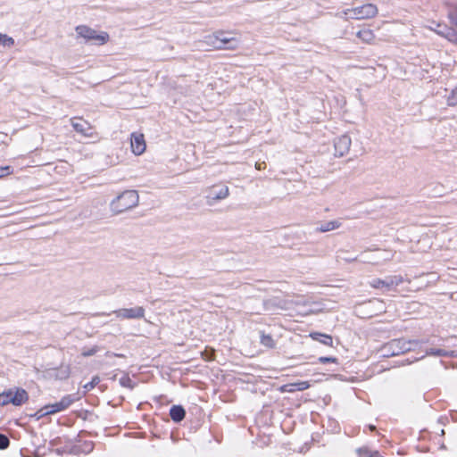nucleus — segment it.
<instances>
[{"label":"nucleus","instance_id":"f257e3e1","mask_svg":"<svg viewBox=\"0 0 457 457\" xmlns=\"http://www.w3.org/2000/svg\"><path fill=\"white\" fill-rule=\"evenodd\" d=\"M139 195L136 190H125L115 197L110 204V209L114 214H120L137 206Z\"/></svg>","mask_w":457,"mask_h":457},{"label":"nucleus","instance_id":"f03ea898","mask_svg":"<svg viewBox=\"0 0 457 457\" xmlns=\"http://www.w3.org/2000/svg\"><path fill=\"white\" fill-rule=\"evenodd\" d=\"M419 344L420 342L417 340L395 339L383 345L381 348L382 355L384 357L399 355L411 351Z\"/></svg>","mask_w":457,"mask_h":457},{"label":"nucleus","instance_id":"7ed1b4c3","mask_svg":"<svg viewBox=\"0 0 457 457\" xmlns=\"http://www.w3.org/2000/svg\"><path fill=\"white\" fill-rule=\"evenodd\" d=\"M377 13L378 8L376 5L372 4H365L361 6L354 7L352 9H346L337 15L345 20H364L373 18L374 16L377 15Z\"/></svg>","mask_w":457,"mask_h":457},{"label":"nucleus","instance_id":"20e7f679","mask_svg":"<svg viewBox=\"0 0 457 457\" xmlns=\"http://www.w3.org/2000/svg\"><path fill=\"white\" fill-rule=\"evenodd\" d=\"M76 32L79 37L84 38L87 42H92L97 46H103L109 41V34L104 31L97 32L87 26L80 25L76 27Z\"/></svg>","mask_w":457,"mask_h":457},{"label":"nucleus","instance_id":"39448f33","mask_svg":"<svg viewBox=\"0 0 457 457\" xmlns=\"http://www.w3.org/2000/svg\"><path fill=\"white\" fill-rule=\"evenodd\" d=\"M29 399L28 393L22 388H10L0 394V405L4 406L8 403H12L15 406H20Z\"/></svg>","mask_w":457,"mask_h":457},{"label":"nucleus","instance_id":"423d86ee","mask_svg":"<svg viewBox=\"0 0 457 457\" xmlns=\"http://www.w3.org/2000/svg\"><path fill=\"white\" fill-rule=\"evenodd\" d=\"M230 34L231 33L217 31L212 35L207 36L206 42L216 48L235 49L237 47V42L233 37L229 36Z\"/></svg>","mask_w":457,"mask_h":457},{"label":"nucleus","instance_id":"0eeeda50","mask_svg":"<svg viewBox=\"0 0 457 457\" xmlns=\"http://www.w3.org/2000/svg\"><path fill=\"white\" fill-rule=\"evenodd\" d=\"M70 123L73 129L85 137H93L95 135L93 126L86 120L80 117H73L70 119Z\"/></svg>","mask_w":457,"mask_h":457},{"label":"nucleus","instance_id":"6e6552de","mask_svg":"<svg viewBox=\"0 0 457 457\" xmlns=\"http://www.w3.org/2000/svg\"><path fill=\"white\" fill-rule=\"evenodd\" d=\"M72 403L71 396H64L60 402L42 407L37 414L42 417L54 414L67 409Z\"/></svg>","mask_w":457,"mask_h":457},{"label":"nucleus","instance_id":"1a4fd4ad","mask_svg":"<svg viewBox=\"0 0 457 457\" xmlns=\"http://www.w3.org/2000/svg\"><path fill=\"white\" fill-rule=\"evenodd\" d=\"M113 313L121 320H137L145 317V309L142 306L121 308L114 311Z\"/></svg>","mask_w":457,"mask_h":457},{"label":"nucleus","instance_id":"9d476101","mask_svg":"<svg viewBox=\"0 0 457 457\" xmlns=\"http://www.w3.org/2000/svg\"><path fill=\"white\" fill-rule=\"evenodd\" d=\"M229 195V189L227 186H216L209 189L206 195V203L213 205L218 201L226 199Z\"/></svg>","mask_w":457,"mask_h":457},{"label":"nucleus","instance_id":"9b49d317","mask_svg":"<svg viewBox=\"0 0 457 457\" xmlns=\"http://www.w3.org/2000/svg\"><path fill=\"white\" fill-rule=\"evenodd\" d=\"M403 281V278L402 276H389L385 279L375 278L370 282V285L373 288H385L386 290H390L391 288L399 286Z\"/></svg>","mask_w":457,"mask_h":457},{"label":"nucleus","instance_id":"f8f14e48","mask_svg":"<svg viewBox=\"0 0 457 457\" xmlns=\"http://www.w3.org/2000/svg\"><path fill=\"white\" fill-rule=\"evenodd\" d=\"M351 144L352 140L349 136L343 135L338 137L334 144L336 155L342 157L346 154L350 150Z\"/></svg>","mask_w":457,"mask_h":457},{"label":"nucleus","instance_id":"ddd939ff","mask_svg":"<svg viewBox=\"0 0 457 457\" xmlns=\"http://www.w3.org/2000/svg\"><path fill=\"white\" fill-rule=\"evenodd\" d=\"M145 142L144 135L140 133H132L131 149L136 155H140L145 151Z\"/></svg>","mask_w":457,"mask_h":457},{"label":"nucleus","instance_id":"4468645a","mask_svg":"<svg viewBox=\"0 0 457 457\" xmlns=\"http://www.w3.org/2000/svg\"><path fill=\"white\" fill-rule=\"evenodd\" d=\"M393 257V253L388 251H377L371 254L370 257H365L363 262L373 264H378L380 261L390 260Z\"/></svg>","mask_w":457,"mask_h":457},{"label":"nucleus","instance_id":"2eb2a0df","mask_svg":"<svg viewBox=\"0 0 457 457\" xmlns=\"http://www.w3.org/2000/svg\"><path fill=\"white\" fill-rule=\"evenodd\" d=\"M48 375L57 379H66L71 375V367L67 364H61L58 369L49 370Z\"/></svg>","mask_w":457,"mask_h":457},{"label":"nucleus","instance_id":"dca6fc26","mask_svg":"<svg viewBox=\"0 0 457 457\" xmlns=\"http://www.w3.org/2000/svg\"><path fill=\"white\" fill-rule=\"evenodd\" d=\"M186 411L180 405H174L170 408V415L172 420L179 422L185 418Z\"/></svg>","mask_w":457,"mask_h":457},{"label":"nucleus","instance_id":"f3484780","mask_svg":"<svg viewBox=\"0 0 457 457\" xmlns=\"http://www.w3.org/2000/svg\"><path fill=\"white\" fill-rule=\"evenodd\" d=\"M310 337L313 340L319 341L320 343H321V344H323L325 345L332 346L333 339H332V337L329 336V335L321 334V333H319V332H312V333L310 334Z\"/></svg>","mask_w":457,"mask_h":457},{"label":"nucleus","instance_id":"a211bd4d","mask_svg":"<svg viewBox=\"0 0 457 457\" xmlns=\"http://www.w3.org/2000/svg\"><path fill=\"white\" fill-rule=\"evenodd\" d=\"M356 35L362 42L367 44H372L375 39V35L370 29H361Z\"/></svg>","mask_w":457,"mask_h":457},{"label":"nucleus","instance_id":"6ab92c4d","mask_svg":"<svg viewBox=\"0 0 457 457\" xmlns=\"http://www.w3.org/2000/svg\"><path fill=\"white\" fill-rule=\"evenodd\" d=\"M340 226H341V222L338 220H334L323 222L317 228V230L320 232H328V231L339 228Z\"/></svg>","mask_w":457,"mask_h":457},{"label":"nucleus","instance_id":"aec40b11","mask_svg":"<svg viewBox=\"0 0 457 457\" xmlns=\"http://www.w3.org/2000/svg\"><path fill=\"white\" fill-rule=\"evenodd\" d=\"M12 47L14 46V39L6 34L0 33V46Z\"/></svg>","mask_w":457,"mask_h":457},{"label":"nucleus","instance_id":"412c9836","mask_svg":"<svg viewBox=\"0 0 457 457\" xmlns=\"http://www.w3.org/2000/svg\"><path fill=\"white\" fill-rule=\"evenodd\" d=\"M100 350V347L97 345H94L90 348L84 347L81 351V355L83 357H89L95 355L98 351Z\"/></svg>","mask_w":457,"mask_h":457},{"label":"nucleus","instance_id":"4be33fe9","mask_svg":"<svg viewBox=\"0 0 457 457\" xmlns=\"http://www.w3.org/2000/svg\"><path fill=\"white\" fill-rule=\"evenodd\" d=\"M261 343L269 348H273L275 345L274 340L270 335L262 334L261 336Z\"/></svg>","mask_w":457,"mask_h":457},{"label":"nucleus","instance_id":"5701e85b","mask_svg":"<svg viewBox=\"0 0 457 457\" xmlns=\"http://www.w3.org/2000/svg\"><path fill=\"white\" fill-rule=\"evenodd\" d=\"M426 354L433 356H447L448 353L443 349L430 348L426 351Z\"/></svg>","mask_w":457,"mask_h":457},{"label":"nucleus","instance_id":"b1692460","mask_svg":"<svg viewBox=\"0 0 457 457\" xmlns=\"http://www.w3.org/2000/svg\"><path fill=\"white\" fill-rule=\"evenodd\" d=\"M447 103L449 105L457 104V87L453 88L447 98Z\"/></svg>","mask_w":457,"mask_h":457},{"label":"nucleus","instance_id":"393cba45","mask_svg":"<svg viewBox=\"0 0 457 457\" xmlns=\"http://www.w3.org/2000/svg\"><path fill=\"white\" fill-rule=\"evenodd\" d=\"M100 381V378L99 377L96 376L92 378V380L88 383H87L85 386H84V388L86 389V391H89L91 389H93Z\"/></svg>","mask_w":457,"mask_h":457},{"label":"nucleus","instance_id":"a878e982","mask_svg":"<svg viewBox=\"0 0 457 457\" xmlns=\"http://www.w3.org/2000/svg\"><path fill=\"white\" fill-rule=\"evenodd\" d=\"M292 386H295L299 391H303L309 388L310 385L309 382L307 381H302L299 383L293 384Z\"/></svg>","mask_w":457,"mask_h":457},{"label":"nucleus","instance_id":"bb28decb","mask_svg":"<svg viewBox=\"0 0 457 457\" xmlns=\"http://www.w3.org/2000/svg\"><path fill=\"white\" fill-rule=\"evenodd\" d=\"M9 445V439L6 436L0 434V449H5Z\"/></svg>","mask_w":457,"mask_h":457},{"label":"nucleus","instance_id":"cd10ccee","mask_svg":"<svg viewBox=\"0 0 457 457\" xmlns=\"http://www.w3.org/2000/svg\"><path fill=\"white\" fill-rule=\"evenodd\" d=\"M12 172V169L10 166L0 167V178L7 176V175L11 174Z\"/></svg>","mask_w":457,"mask_h":457},{"label":"nucleus","instance_id":"c85d7f7f","mask_svg":"<svg viewBox=\"0 0 457 457\" xmlns=\"http://www.w3.org/2000/svg\"><path fill=\"white\" fill-rule=\"evenodd\" d=\"M319 361L320 363H327V362L337 363V358H334V357H320Z\"/></svg>","mask_w":457,"mask_h":457},{"label":"nucleus","instance_id":"c756f323","mask_svg":"<svg viewBox=\"0 0 457 457\" xmlns=\"http://www.w3.org/2000/svg\"><path fill=\"white\" fill-rule=\"evenodd\" d=\"M120 383L122 386H129V383H130V379L129 378H122L120 379Z\"/></svg>","mask_w":457,"mask_h":457},{"label":"nucleus","instance_id":"7c9ffc66","mask_svg":"<svg viewBox=\"0 0 457 457\" xmlns=\"http://www.w3.org/2000/svg\"><path fill=\"white\" fill-rule=\"evenodd\" d=\"M255 168H256L257 170H262V168H264V162H262V163L256 162V163H255Z\"/></svg>","mask_w":457,"mask_h":457},{"label":"nucleus","instance_id":"2f4dec72","mask_svg":"<svg viewBox=\"0 0 457 457\" xmlns=\"http://www.w3.org/2000/svg\"><path fill=\"white\" fill-rule=\"evenodd\" d=\"M106 355H107V356H120V354H115V353H111V352H107V353H106Z\"/></svg>","mask_w":457,"mask_h":457},{"label":"nucleus","instance_id":"473e14b6","mask_svg":"<svg viewBox=\"0 0 457 457\" xmlns=\"http://www.w3.org/2000/svg\"><path fill=\"white\" fill-rule=\"evenodd\" d=\"M357 258L356 257H353L352 259H345V262H353V261H356Z\"/></svg>","mask_w":457,"mask_h":457},{"label":"nucleus","instance_id":"72a5a7b5","mask_svg":"<svg viewBox=\"0 0 457 457\" xmlns=\"http://www.w3.org/2000/svg\"><path fill=\"white\" fill-rule=\"evenodd\" d=\"M60 168H63L64 170H66L67 169V163L66 162H62Z\"/></svg>","mask_w":457,"mask_h":457},{"label":"nucleus","instance_id":"f704fd0d","mask_svg":"<svg viewBox=\"0 0 457 457\" xmlns=\"http://www.w3.org/2000/svg\"><path fill=\"white\" fill-rule=\"evenodd\" d=\"M337 257L342 259V260H344V261H345V259H351L350 256L343 257L341 254H338Z\"/></svg>","mask_w":457,"mask_h":457},{"label":"nucleus","instance_id":"c9c22d12","mask_svg":"<svg viewBox=\"0 0 457 457\" xmlns=\"http://www.w3.org/2000/svg\"><path fill=\"white\" fill-rule=\"evenodd\" d=\"M212 354H211V353H210L208 356H206V359H207V360H212Z\"/></svg>","mask_w":457,"mask_h":457},{"label":"nucleus","instance_id":"e433bc0d","mask_svg":"<svg viewBox=\"0 0 457 457\" xmlns=\"http://www.w3.org/2000/svg\"><path fill=\"white\" fill-rule=\"evenodd\" d=\"M62 170L64 172H67V170H64L63 168H60V170Z\"/></svg>","mask_w":457,"mask_h":457}]
</instances>
